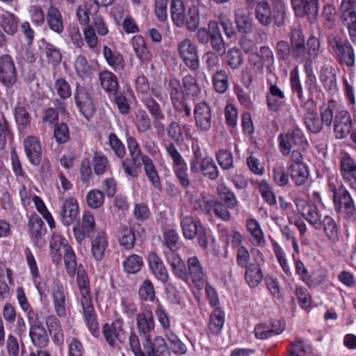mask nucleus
<instances>
[{"label": "nucleus", "mask_w": 356, "mask_h": 356, "mask_svg": "<svg viewBox=\"0 0 356 356\" xmlns=\"http://www.w3.org/2000/svg\"><path fill=\"white\" fill-rule=\"evenodd\" d=\"M289 38V43L280 40L276 44L275 53L279 61L292 60L302 63L307 56L318 57L321 47L319 38L312 35L306 40L300 25L291 28Z\"/></svg>", "instance_id": "f257e3e1"}, {"label": "nucleus", "mask_w": 356, "mask_h": 356, "mask_svg": "<svg viewBox=\"0 0 356 356\" xmlns=\"http://www.w3.org/2000/svg\"><path fill=\"white\" fill-rule=\"evenodd\" d=\"M76 284L79 288L77 302L81 307L83 321L90 334L98 337L100 333L98 316L92 302L90 280L85 270L78 269Z\"/></svg>", "instance_id": "f03ea898"}, {"label": "nucleus", "mask_w": 356, "mask_h": 356, "mask_svg": "<svg viewBox=\"0 0 356 356\" xmlns=\"http://www.w3.org/2000/svg\"><path fill=\"white\" fill-rule=\"evenodd\" d=\"M327 190L332 194V200L335 212L343 214L344 218L350 219L356 213L355 202L344 184L337 180L327 179Z\"/></svg>", "instance_id": "7ed1b4c3"}, {"label": "nucleus", "mask_w": 356, "mask_h": 356, "mask_svg": "<svg viewBox=\"0 0 356 356\" xmlns=\"http://www.w3.org/2000/svg\"><path fill=\"white\" fill-rule=\"evenodd\" d=\"M272 9L266 1L259 2L255 8V17L264 26H268L272 20L278 27L284 26L286 18V6L284 0H271Z\"/></svg>", "instance_id": "20e7f679"}, {"label": "nucleus", "mask_w": 356, "mask_h": 356, "mask_svg": "<svg viewBox=\"0 0 356 356\" xmlns=\"http://www.w3.org/2000/svg\"><path fill=\"white\" fill-rule=\"evenodd\" d=\"M330 52L341 65L353 67L355 63V53L353 44L347 38L339 34L331 33L327 37Z\"/></svg>", "instance_id": "39448f33"}, {"label": "nucleus", "mask_w": 356, "mask_h": 356, "mask_svg": "<svg viewBox=\"0 0 356 356\" xmlns=\"http://www.w3.org/2000/svg\"><path fill=\"white\" fill-rule=\"evenodd\" d=\"M166 89L170 97L172 105L180 119L187 121L191 117V107L187 102L180 81L176 78H170L166 82Z\"/></svg>", "instance_id": "423d86ee"}, {"label": "nucleus", "mask_w": 356, "mask_h": 356, "mask_svg": "<svg viewBox=\"0 0 356 356\" xmlns=\"http://www.w3.org/2000/svg\"><path fill=\"white\" fill-rule=\"evenodd\" d=\"M192 209L198 214H204L208 218L213 216L222 219V203L216 197L208 193H201L200 195L191 200Z\"/></svg>", "instance_id": "0eeeda50"}, {"label": "nucleus", "mask_w": 356, "mask_h": 356, "mask_svg": "<svg viewBox=\"0 0 356 356\" xmlns=\"http://www.w3.org/2000/svg\"><path fill=\"white\" fill-rule=\"evenodd\" d=\"M279 149L283 155H289L292 146L301 150H306L309 143L303 132L299 127L289 130L286 133H281L277 138Z\"/></svg>", "instance_id": "6e6552de"}, {"label": "nucleus", "mask_w": 356, "mask_h": 356, "mask_svg": "<svg viewBox=\"0 0 356 356\" xmlns=\"http://www.w3.org/2000/svg\"><path fill=\"white\" fill-rule=\"evenodd\" d=\"M289 85L292 94L296 95L301 108L305 111L304 116H308L309 113H316V104L312 96L308 99L305 98L298 66H295L290 71Z\"/></svg>", "instance_id": "1a4fd4ad"}, {"label": "nucleus", "mask_w": 356, "mask_h": 356, "mask_svg": "<svg viewBox=\"0 0 356 356\" xmlns=\"http://www.w3.org/2000/svg\"><path fill=\"white\" fill-rule=\"evenodd\" d=\"M250 252L254 257V262L244 267V279L250 289H255L264 279L261 265L264 263V257L263 253L256 248L251 249Z\"/></svg>", "instance_id": "9d476101"}, {"label": "nucleus", "mask_w": 356, "mask_h": 356, "mask_svg": "<svg viewBox=\"0 0 356 356\" xmlns=\"http://www.w3.org/2000/svg\"><path fill=\"white\" fill-rule=\"evenodd\" d=\"M340 21L347 31L350 41L356 46V0H342Z\"/></svg>", "instance_id": "9b49d317"}, {"label": "nucleus", "mask_w": 356, "mask_h": 356, "mask_svg": "<svg viewBox=\"0 0 356 356\" xmlns=\"http://www.w3.org/2000/svg\"><path fill=\"white\" fill-rule=\"evenodd\" d=\"M183 234L186 238L193 239L197 237L198 244L202 249L208 247V241L205 228L193 217L186 216L181 221Z\"/></svg>", "instance_id": "f8f14e48"}, {"label": "nucleus", "mask_w": 356, "mask_h": 356, "mask_svg": "<svg viewBox=\"0 0 356 356\" xmlns=\"http://www.w3.org/2000/svg\"><path fill=\"white\" fill-rule=\"evenodd\" d=\"M74 103L79 113L87 120L91 118L95 112L90 90L77 83L74 93Z\"/></svg>", "instance_id": "ddd939ff"}, {"label": "nucleus", "mask_w": 356, "mask_h": 356, "mask_svg": "<svg viewBox=\"0 0 356 356\" xmlns=\"http://www.w3.org/2000/svg\"><path fill=\"white\" fill-rule=\"evenodd\" d=\"M275 81L267 79L268 91L266 105L270 111L277 112L286 104V97L284 91L277 86L278 77L275 74Z\"/></svg>", "instance_id": "4468645a"}, {"label": "nucleus", "mask_w": 356, "mask_h": 356, "mask_svg": "<svg viewBox=\"0 0 356 356\" xmlns=\"http://www.w3.org/2000/svg\"><path fill=\"white\" fill-rule=\"evenodd\" d=\"M197 38L202 44H207L210 41L213 49L217 51L222 48V38L217 21H210L208 24V29L206 28L198 29Z\"/></svg>", "instance_id": "2eb2a0df"}, {"label": "nucleus", "mask_w": 356, "mask_h": 356, "mask_svg": "<svg viewBox=\"0 0 356 356\" xmlns=\"http://www.w3.org/2000/svg\"><path fill=\"white\" fill-rule=\"evenodd\" d=\"M0 82L7 88H12L17 82V72L11 56H0Z\"/></svg>", "instance_id": "dca6fc26"}, {"label": "nucleus", "mask_w": 356, "mask_h": 356, "mask_svg": "<svg viewBox=\"0 0 356 356\" xmlns=\"http://www.w3.org/2000/svg\"><path fill=\"white\" fill-rule=\"evenodd\" d=\"M178 52L184 64L193 71L199 68L200 61L195 44L188 38L178 44Z\"/></svg>", "instance_id": "f3484780"}, {"label": "nucleus", "mask_w": 356, "mask_h": 356, "mask_svg": "<svg viewBox=\"0 0 356 356\" xmlns=\"http://www.w3.org/2000/svg\"><path fill=\"white\" fill-rule=\"evenodd\" d=\"M80 213L77 200L74 197L64 199L58 211L59 219L66 227L74 224L79 219Z\"/></svg>", "instance_id": "a211bd4d"}, {"label": "nucleus", "mask_w": 356, "mask_h": 356, "mask_svg": "<svg viewBox=\"0 0 356 356\" xmlns=\"http://www.w3.org/2000/svg\"><path fill=\"white\" fill-rule=\"evenodd\" d=\"M339 172L350 188L356 187V161L348 152H343L340 155Z\"/></svg>", "instance_id": "6ab92c4d"}, {"label": "nucleus", "mask_w": 356, "mask_h": 356, "mask_svg": "<svg viewBox=\"0 0 356 356\" xmlns=\"http://www.w3.org/2000/svg\"><path fill=\"white\" fill-rule=\"evenodd\" d=\"M286 328L284 322L277 319H270L268 324L258 323L254 326V334L256 339L266 340L273 337L282 334Z\"/></svg>", "instance_id": "aec40b11"}, {"label": "nucleus", "mask_w": 356, "mask_h": 356, "mask_svg": "<svg viewBox=\"0 0 356 356\" xmlns=\"http://www.w3.org/2000/svg\"><path fill=\"white\" fill-rule=\"evenodd\" d=\"M95 228L93 214L90 211H84L81 221L73 227V233L76 242L81 245L86 238L89 237Z\"/></svg>", "instance_id": "412c9836"}, {"label": "nucleus", "mask_w": 356, "mask_h": 356, "mask_svg": "<svg viewBox=\"0 0 356 356\" xmlns=\"http://www.w3.org/2000/svg\"><path fill=\"white\" fill-rule=\"evenodd\" d=\"M124 321L121 318H115L111 324L105 323L102 328L104 337L108 345L115 347L117 341L122 343L125 340L123 329Z\"/></svg>", "instance_id": "4be33fe9"}, {"label": "nucleus", "mask_w": 356, "mask_h": 356, "mask_svg": "<svg viewBox=\"0 0 356 356\" xmlns=\"http://www.w3.org/2000/svg\"><path fill=\"white\" fill-rule=\"evenodd\" d=\"M291 3L296 17H306L311 23L316 19L318 0H291Z\"/></svg>", "instance_id": "5701e85b"}, {"label": "nucleus", "mask_w": 356, "mask_h": 356, "mask_svg": "<svg viewBox=\"0 0 356 356\" xmlns=\"http://www.w3.org/2000/svg\"><path fill=\"white\" fill-rule=\"evenodd\" d=\"M143 354L141 356H170L165 340L161 336L143 339Z\"/></svg>", "instance_id": "b1692460"}, {"label": "nucleus", "mask_w": 356, "mask_h": 356, "mask_svg": "<svg viewBox=\"0 0 356 356\" xmlns=\"http://www.w3.org/2000/svg\"><path fill=\"white\" fill-rule=\"evenodd\" d=\"M193 116L197 128L202 131H207L212 124V113L210 106L205 102L195 104Z\"/></svg>", "instance_id": "393cba45"}, {"label": "nucleus", "mask_w": 356, "mask_h": 356, "mask_svg": "<svg viewBox=\"0 0 356 356\" xmlns=\"http://www.w3.org/2000/svg\"><path fill=\"white\" fill-rule=\"evenodd\" d=\"M353 121L350 113L346 110H341L337 112L333 122V131L335 137L338 139L345 138L350 135Z\"/></svg>", "instance_id": "a878e982"}, {"label": "nucleus", "mask_w": 356, "mask_h": 356, "mask_svg": "<svg viewBox=\"0 0 356 356\" xmlns=\"http://www.w3.org/2000/svg\"><path fill=\"white\" fill-rule=\"evenodd\" d=\"M136 328L143 339L152 337V332L155 328V321L150 308H145L136 315Z\"/></svg>", "instance_id": "bb28decb"}, {"label": "nucleus", "mask_w": 356, "mask_h": 356, "mask_svg": "<svg viewBox=\"0 0 356 356\" xmlns=\"http://www.w3.org/2000/svg\"><path fill=\"white\" fill-rule=\"evenodd\" d=\"M24 149L29 162L38 165L42 156V145L38 138L34 136H27L24 140Z\"/></svg>", "instance_id": "cd10ccee"}, {"label": "nucleus", "mask_w": 356, "mask_h": 356, "mask_svg": "<svg viewBox=\"0 0 356 356\" xmlns=\"http://www.w3.org/2000/svg\"><path fill=\"white\" fill-rule=\"evenodd\" d=\"M147 263L153 275L163 284L169 280V273L161 258L154 252H150L147 257Z\"/></svg>", "instance_id": "c85d7f7f"}, {"label": "nucleus", "mask_w": 356, "mask_h": 356, "mask_svg": "<svg viewBox=\"0 0 356 356\" xmlns=\"http://www.w3.org/2000/svg\"><path fill=\"white\" fill-rule=\"evenodd\" d=\"M67 296L62 284L57 283L52 287L54 309L56 316L60 318H63L66 316Z\"/></svg>", "instance_id": "c756f323"}, {"label": "nucleus", "mask_w": 356, "mask_h": 356, "mask_svg": "<svg viewBox=\"0 0 356 356\" xmlns=\"http://www.w3.org/2000/svg\"><path fill=\"white\" fill-rule=\"evenodd\" d=\"M166 261L170 264L175 276L183 280L186 283L188 282V274L185 262L181 259L178 253L171 252H164Z\"/></svg>", "instance_id": "7c9ffc66"}, {"label": "nucleus", "mask_w": 356, "mask_h": 356, "mask_svg": "<svg viewBox=\"0 0 356 356\" xmlns=\"http://www.w3.org/2000/svg\"><path fill=\"white\" fill-rule=\"evenodd\" d=\"M299 212L316 230H320L321 225V214L316 205H311L305 201H301L297 204Z\"/></svg>", "instance_id": "2f4dec72"}, {"label": "nucleus", "mask_w": 356, "mask_h": 356, "mask_svg": "<svg viewBox=\"0 0 356 356\" xmlns=\"http://www.w3.org/2000/svg\"><path fill=\"white\" fill-rule=\"evenodd\" d=\"M29 335L32 344L38 349L45 348L49 343L47 330L42 323H34L30 325Z\"/></svg>", "instance_id": "473e14b6"}, {"label": "nucleus", "mask_w": 356, "mask_h": 356, "mask_svg": "<svg viewBox=\"0 0 356 356\" xmlns=\"http://www.w3.org/2000/svg\"><path fill=\"white\" fill-rule=\"evenodd\" d=\"M91 252L97 261L103 259L105 251L108 245L106 232L97 231L90 236Z\"/></svg>", "instance_id": "72a5a7b5"}, {"label": "nucleus", "mask_w": 356, "mask_h": 356, "mask_svg": "<svg viewBox=\"0 0 356 356\" xmlns=\"http://www.w3.org/2000/svg\"><path fill=\"white\" fill-rule=\"evenodd\" d=\"M188 280L190 277L197 288L200 289L204 283V273L199 259L197 257H191L188 259Z\"/></svg>", "instance_id": "f704fd0d"}, {"label": "nucleus", "mask_w": 356, "mask_h": 356, "mask_svg": "<svg viewBox=\"0 0 356 356\" xmlns=\"http://www.w3.org/2000/svg\"><path fill=\"white\" fill-rule=\"evenodd\" d=\"M251 184L258 189L264 202L270 207L276 205V196L273 191L272 186L266 179L250 180Z\"/></svg>", "instance_id": "c9c22d12"}, {"label": "nucleus", "mask_w": 356, "mask_h": 356, "mask_svg": "<svg viewBox=\"0 0 356 356\" xmlns=\"http://www.w3.org/2000/svg\"><path fill=\"white\" fill-rule=\"evenodd\" d=\"M131 42L136 57L141 63H148L151 61L152 58V52L147 47L145 38L142 35H134Z\"/></svg>", "instance_id": "e433bc0d"}, {"label": "nucleus", "mask_w": 356, "mask_h": 356, "mask_svg": "<svg viewBox=\"0 0 356 356\" xmlns=\"http://www.w3.org/2000/svg\"><path fill=\"white\" fill-rule=\"evenodd\" d=\"M321 223L320 229H323L327 239L332 243L338 242L340 230L335 219L330 215H326L323 217Z\"/></svg>", "instance_id": "4c0bfd02"}, {"label": "nucleus", "mask_w": 356, "mask_h": 356, "mask_svg": "<svg viewBox=\"0 0 356 356\" xmlns=\"http://www.w3.org/2000/svg\"><path fill=\"white\" fill-rule=\"evenodd\" d=\"M99 81L104 90L111 95L119 90V81L117 76L112 72L104 70L99 73Z\"/></svg>", "instance_id": "58836bf2"}, {"label": "nucleus", "mask_w": 356, "mask_h": 356, "mask_svg": "<svg viewBox=\"0 0 356 356\" xmlns=\"http://www.w3.org/2000/svg\"><path fill=\"white\" fill-rule=\"evenodd\" d=\"M27 226L31 238L37 242L47 233L44 222L36 213H32L29 216Z\"/></svg>", "instance_id": "ea45409f"}, {"label": "nucleus", "mask_w": 356, "mask_h": 356, "mask_svg": "<svg viewBox=\"0 0 356 356\" xmlns=\"http://www.w3.org/2000/svg\"><path fill=\"white\" fill-rule=\"evenodd\" d=\"M246 228L250 233L251 237L250 242L256 247L264 246L266 240L264 233L259 222L254 218H248L246 220Z\"/></svg>", "instance_id": "a19ab883"}, {"label": "nucleus", "mask_w": 356, "mask_h": 356, "mask_svg": "<svg viewBox=\"0 0 356 356\" xmlns=\"http://www.w3.org/2000/svg\"><path fill=\"white\" fill-rule=\"evenodd\" d=\"M316 58H313L312 56H307L304 63V70L306 74L305 85L309 93V95L312 96L315 92H317L318 90V86L317 83L316 76L314 74L313 67H312V62L313 60Z\"/></svg>", "instance_id": "79ce46f5"}, {"label": "nucleus", "mask_w": 356, "mask_h": 356, "mask_svg": "<svg viewBox=\"0 0 356 356\" xmlns=\"http://www.w3.org/2000/svg\"><path fill=\"white\" fill-rule=\"evenodd\" d=\"M141 102L153 118L154 123L159 124L165 118L161 105L152 97H142Z\"/></svg>", "instance_id": "37998d69"}, {"label": "nucleus", "mask_w": 356, "mask_h": 356, "mask_svg": "<svg viewBox=\"0 0 356 356\" xmlns=\"http://www.w3.org/2000/svg\"><path fill=\"white\" fill-rule=\"evenodd\" d=\"M186 10L183 0H171L170 15L172 23L178 28L184 27Z\"/></svg>", "instance_id": "c03bdc74"}, {"label": "nucleus", "mask_w": 356, "mask_h": 356, "mask_svg": "<svg viewBox=\"0 0 356 356\" xmlns=\"http://www.w3.org/2000/svg\"><path fill=\"white\" fill-rule=\"evenodd\" d=\"M47 23L49 28L56 33L64 31L63 21L60 12L54 6H51L47 13Z\"/></svg>", "instance_id": "a18cd8bd"}, {"label": "nucleus", "mask_w": 356, "mask_h": 356, "mask_svg": "<svg viewBox=\"0 0 356 356\" xmlns=\"http://www.w3.org/2000/svg\"><path fill=\"white\" fill-rule=\"evenodd\" d=\"M142 161L144 165V171L152 186L159 190H161V183L159 173L153 163L151 158L144 155L142 156Z\"/></svg>", "instance_id": "49530a36"}, {"label": "nucleus", "mask_w": 356, "mask_h": 356, "mask_svg": "<svg viewBox=\"0 0 356 356\" xmlns=\"http://www.w3.org/2000/svg\"><path fill=\"white\" fill-rule=\"evenodd\" d=\"M312 348L303 340L296 339L289 342L286 347V356H312Z\"/></svg>", "instance_id": "de8ad7c7"}, {"label": "nucleus", "mask_w": 356, "mask_h": 356, "mask_svg": "<svg viewBox=\"0 0 356 356\" xmlns=\"http://www.w3.org/2000/svg\"><path fill=\"white\" fill-rule=\"evenodd\" d=\"M104 57L108 65L115 71L122 70L124 66V60L122 54L116 50H112L108 46L103 49Z\"/></svg>", "instance_id": "09e8293b"}, {"label": "nucleus", "mask_w": 356, "mask_h": 356, "mask_svg": "<svg viewBox=\"0 0 356 356\" xmlns=\"http://www.w3.org/2000/svg\"><path fill=\"white\" fill-rule=\"evenodd\" d=\"M197 170H191L193 172H201L204 177L211 180H215L219 175V171L213 160L210 157H204L202 161L197 165Z\"/></svg>", "instance_id": "8fccbe9b"}, {"label": "nucleus", "mask_w": 356, "mask_h": 356, "mask_svg": "<svg viewBox=\"0 0 356 356\" xmlns=\"http://www.w3.org/2000/svg\"><path fill=\"white\" fill-rule=\"evenodd\" d=\"M144 266L143 259L137 254H131L122 261L124 271L127 274H136L141 270Z\"/></svg>", "instance_id": "3c124183"}, {"label": "nucleus", "mask_w": 356, "mask_h": 356, "mask_svg": "<svg viewBox=\"0 0 356 356\" xmlns=\"http://www.w3.org/2000/svg\"><path fill=\"white\" fill-rule=\"evenodd\" d=\"M136 224H134L133 227H123L119 234L118 241L120 245L123 246L126 250H131L134 248L136 242V236L135 234V229ZM138 227L140 225L137 224Z\"/></svg>", "instance_id": "603ef678"}, {"label": "nucleus", "mask_w": 356, "mask_h": 356, "mask_svg": "<svg viewBox=\"0 0 356 356\" xmlns=\"http://www.w3.org/2000/svg\"><path fill=\"white\" fill-rule=\"evenodd\" d=\"M0 22L8 34L14 35L17 32L19 21L14 14L4 10H0Z\"/></svg>", "instance_id": "864d4df0"}, {"label": "nucleus", "mask_w": 356, "mask_h": 356, "mask_svg": "<svg viewBox=\"0 0 356 356\" xmlns=\"http://www.w3.org/2000/svg\"><path fill=\"white\" fill-rule=\"evenodd\" d=\"M291 179L296 186L304 185L309 176V170L306 164L296 166H288Z\"/></svg>", "instance_id": "5fc2aeb1"}, {"label": "nucleus", "mask_w": 356, "mask_h": 356, "mask_svg": "<svg viewBox=\"0 0 356 356\" xmlns=\"http://www.w3.org/2000/svg\"><path fill=\"white\" fill-rule=\"evenodd\" d=\"M319 79L326 91L332 92L337 90V76L333 70L322 67Z\"/></svg>", "instance_id": "6e6d98bb"}, {"label": "nucleus", "mask_w": 356, "mask_h": 356, "mask_svg": "<svg viewBox=\"0 0 356 356\" xmlns=\"http://www.w3.org/2000/svg\"><path fill=\"white\" fill-rule=\"evenodd\" d=\"M273 181L278 186L284 187L289 184V173L282 163H276L272 168Z\"/></svg>", "instance_id": "4d7b16f0"}, {"label": "nucleus", "mask_w": 356, "mask_h": 356, "mask_svg": "<svg viewBox=\"0 0 356 356\" xmlns=\"http://www.w3.org/2000/svg\"><path fill=\"white\" fill-rule=\"evenodd\" d=\"M184 26L188 31H195L200 24V9L197 6H191L185 14Z\"/></svg>", "instance_id": "13d9d810"}, {"label": "nucleus", "mask_w": 356, "mask_h": 356, "mask_svg": "<svg viewBox=\"0 0 356 356\" xmlns=\"http://www.w3.org/2000/svg\"><path fill=\"white\" fill-rule=\"evenodd\" d=\"M93 170L96 175L105 174L109 168V161L102 152H95L92 157Z\"/></svg>", "instance_id": "bf43d9fd"}, {"label": "nucleus", "mask_w": 356, "mask_h": 356, "mask_svg": "<svg viewBox=\"0 0 356 356\" xmlns=\"http://www.w3.org/2000/svg\"><path fill=\"white\" fill-rule=\"evenodd\" d=\"M63 260L67 273L69 276L73 277L76 270V256L71 245L67 246L63 251Z\"/></svg>", "instance_id": "052dcab7"}, {"label": "nucleus", "mask_w": 356, "mask_h": 356, "mask_svg": "<svg viewBox=\"0 0 356 356\" xmlns=\"http://www.w3.org/2000/svg\"><path fill=\"white\" fill-rule=\"evenodd\" d=\"M87 205L93 209L101 208L104 203L105 196L99 189H91L86 195Z\"/></svg>", "instance_id": "680f3d73"}, {"label": "nucleus", "mask_w": 356, "mask_h": 356, "mask_svg": "<svg viewBox=\"0 0 356 356\" xmlns=\"http://www.w3.org/2000/svg\"><path fill=\"white\" fill-rule=\"evenodd\" d=\"M74 68L76 74L82 79L90 78L92 67L88 63L86 58L83 55L76 57L74 62Z\"/></svg>", "instance_id": "e2e57ef3"}, {"label": "nucleus", "mask_w": 356, "mask_h": 356, "mask_svg": "<svg viewBox=\"0 0 356 356\" xmlns=\"http://www.w3.org/2000/svg\"><path fill=\"white\" fill-rule=\"evenodd\" d=\"M164 243L166 250L164 252H171L177 253V251L179 249V244L178 243L179 235L175 229H168L163 233Z\"/></svg>", "instance_id": "0e129e2a"}, {"label": "nucleus", "mask_w": 356, "mask_h": 356, "mask_svg": "<svg viewBox=\"0 0 356 356\" xmlns=\"http://www.w3.org/2000/svg\"><path fill=\"white\" fill-rule=\"evenodd\" d=\"M134 124L140 133H145L151 128V120L147 112L143 109H139L136 113Z\"/></svg>", "instance_id": "69168bd1"}, {"label": "nucleus", "mask_w": 356, "mask_h": 356, "mask_svg": "<svg viewBox=\"0 0 356 356\" xmlns=\"http://www.w3.org/2000/svg\"><path fill=\"white\" fill-rule=\"evenodd\" d=\"M43 52L49 63L56 65L60 63L62 59V54L60 49L51 43L43 42Z\"/></svg>", "instance_id": "338daca9"}, {"label": "nucleus", "mask_w": 356, "mask_h": 356, "mask_svg": "<svg viewBox=\"0 0 356 356\" xmlns=\"http://www.w3.org/2000/svg\"><path fill=\"white\" fill-rule=\"evenodd\" d=\"M303 120L308 131L316 134L323 130V124L318 113H309L308 116H304Z\"/></svg>", "instance_id": "774afa93"}]
</instances>
